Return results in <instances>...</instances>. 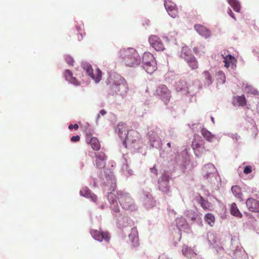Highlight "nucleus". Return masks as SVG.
<instances>
[{"label": "nucleus", "instance_id": "nucleus-23", "mask_svg": "<svg viewBox=\"0 0 259 259\" xmlns=\"http://www.w3.org/2000/svg\"><path fill=\"white\" fill-rule=\"evenodd\" d=\"M128 238L129 240L133 247H136L139 246V235L136 227H132L131 228V232L128 235Z\"/></svg>", "mask_w": 259, "mask_h": 259}, {"label": "nucleus", "instance_id": "nucleus-16", "mask_svg": "<svg viewBox=\"0 0 259 259\" xmlns=\"http://www.w3.org/2000/svg\"><path fill=\"white\" fill-rule=\"evenodd\" d=\"M156 94L165 104L169 102L171 95L169 90L166 85H161L157 88Z\"/></svg>", "mask_w": 259, "mask_h": 259}, {"label": "nucleus", "instance_id": "nucleus-51", "mask_svg": "<svg viewBox=\"0 0 259 259\" xmlns=\"http://www.w3.org/2000/svg\"><path fill=\"white\" fill-rule=\"evenodd\" d=\"M252 171V168L249 165H247L245 166L243 172L245 174H249Z\"/></svg>", "mask_w": 259, "mask_h": 259}, {"label": "nucleus", "instance_id": "nucleus-29", "mask_svg": "<svg viewBox=\"0 0 259 259\" xmlns=\"http://www.w3.org/2000/svg\"><path fill=\"white\" fill-rule=\"evenodd\" d=\"M64 77L65 80L75 86H79L80 85L79 82L77 81L76 78L73 76V73L70 70L66 69L64 71Z\"/></svg>", "mask_w": 259, "mask_h": 259}, {"label": "nucleus", "instance_id": "nucleus-10", "mask_svg": "<svg viewBox=\"0 0 259 259\" xmlns=\"http://www.w3.org/2000/svg\"><path fill=\"white\" fill-rule=\"evenodd\" d=\"M147 136L148 137L151 147L158 149L162 145V142L158 134L160 130L155 126L148 127Z\"/></svg>", "mask_w": 259, "mask_h": 259}, {"label": "nucleus", "instance_id": "nucleus-8", "mask_svg": "<svg viewBox=\"0 0 259 259\" xmlns=\"http://www.w3.org/2000/svg\"><path fill=\"white\" fill-rule=\"evenodd\" d=\"M203 177L211 185H215L220 181V178L215 166L212 163L204 165L203 169Z\"/></svg>", "mask_w": 259, "mask_h": 259}, {"label": "nucleus", "instance_id": "nucleus-21", "mask_svg": "<svg viewBox=\"0 0 259 259\" xmlns=\"http://www.w3.org/2000/svg\"><path fill=\"white\" fill-rule=\"evenodd\" d=\"M201 87L200 85L198 80H194L191 83L186 87L185 95L194 96L196 94L198 91L201 89Z\"/></svg>", "mask_w": 259, "mask_h": 259}, {"label": "nucleus", "instance_id": "nucleus-36", "mask_svg": "<svg viewBox=\"0 0 259 259\" xmlns=\"http://www.w3.org/2000/svg\"><path fill=\"white\" fill-rule=\"evenodd\" d=\"M230 212L232 215L236 217L241 218L242 216V213L240 212L239 209L237 207L236 203H233L231 205Z\"/></svg>", "mask_w": 259, "mask_h": 259}, {"label": "nucleus", "instance_id": "nucleus-59", "mask_svg": "<svg viewBox=\"0 0 259 259\" xmlns=\"http://www.w3.org/2000/svg\"><path fill=\"white\" fill-rule=\"evenodd\" d=\"M98 182H97V181L96 179H94L93 186L94 187H97L98 185Z\"/></svg>", "mask_w": 259, "mask_h": 259}, {"label": "nucleus", "instance_id": "nucleus-32", "mask_svg": "<svg viewBox=\"0 0 259 259\" xmlns=\"http://www.w3.org/2000/svg\"><path fill=\"white\" fill-rule=\"evenodd\" d=\"M246 99L244 95L233 97L232 104L234 106H244L246 105Z\"/></svg>", "mask_w": 259, "mask_h": 259}, {"label": "nucleus", "instance_id": "nucleus-2", "mask_svg": "<svg viewBox=\"0 0 259 259\" xmlns=\"http://www.w3.org/2000/svg\"><path fill=\"white\" fill-rule=\"evenodd\" d=\"M115 131L121 139L123 140L122 146L131 150L132 152H137L142 147V143L136 131L131 130L127 132L125 124L123 123L118 124Z\"/></svg>", "mask_w": 259, "mask_h": 259}, {"label": "nucleus", "instance_id": "nucleus-61", "mask_svg": "<svg viewBox=\"0 0 259 259\" xmlns=\"http://www.w3.org/2000/svg\"><path fill=\"white\" fill-rule=\"evenodd\" d=\"M252 131L253 133H254V137H255L257 135V133L256 132V128L253 127L252 129Z\"/></svg>", "mask_w": 259, "mask_h": 259}, {"label": "nucleus", "instance_id": "nucleus-40", "mask_svg": "<svg viewBox=\"0 0 259 259\" xmlns=\"http://www.w3.org/2000/svg\"><path fill=\"white\" fill-rule=\"evenodd\" d=\"M155 60L154 56L152 54L149 52H145L142 57V64H147Z\"/></svg>", "mask_w": 259, "mask_h": 259}, {"label": "nucleus", "instance_id": "nucleus-48", "mask_svg": "<svg viewBox=\"0 0 259 259\" xmlns=\"http://www.w3.org/2000/svg\"><path fill=\"white\" fill-rule=\"evenodd\" d=\"M83 27V25L82 22L77 23V24L76 25V29L77 30V31L78 32V34L79 35H80V37H81L80 38H79L78 37V39L79 40H80L82 39V33H81V31Z\"/></svg>", "mask_w": 259, "mask_h": 259}, {"label": "nucleus", "instance_id": "nucleus-57", "mask_svg": "<svg viewBox=\"0 0 259 259\" xmlns=\"http://www.w3.org/2000/svg\"><path fill=\"white\" fill-rule=\"evenodd\" d=\"M230 137L232 138V139H236L237 141L240 139V136H239L237 134H231V136Z\"/></svg>", "mask_w": 259, "mask_h": 259}, {"label": "nucleus", "instance_id": "nucleus-60", "mask_svg": "<svg viewBox=\"0 0 259 259\" xmlns=\"http://www.w3.org/2000/svg\"><path fill=\"white\" fill-rule=\"evenodd\" d=\"M193 51L196 54H198L199 51L198 50V48L197 47H194L193 48Z\"/></svg>", "mask_w": 259, "mask_h": 259}, {"label": "nucleus", "instance_id": "nucleus-49", "mask_svg": "<svg viewBox=\"0 0 259 259\" xmlns=\"http://www.w3.org/2000/svg\"><path fill=\"white\" fill-rule=\"evenodd\" d=\"M96 159V160H106L105 154L103 152H98L95 153Z\"/></svg>", "mask_w": 259, "mask_h": 259}, {"label": "nucleus", "instance_id": "nucleus-18", "mask_svg": "<svg viewBox=\"0 0 259 259\" xmlns=\"http://www.w3.org/2000/svg\"><path fill=\"white\" fill-rule=\"evenodd\" d=\"M121 160L122 162L121 172L122 175L126 178H128L130 176L134 175V171L129 166L128 161L125 155H123Z\"/></svg>", "mask_w": 259, "mask_h": 259}, {"label": "nucleus", "instance_id": "nucleus-6", "mask_svg": "<svg viewBox=\"0 0 259 259\" xmlns=\"http://www.w3.org/2000/svg\"><path fill=\"white\" fill-rule=\"evenodd\" d=\"M228 253L232 259H248L247 254L241 245L237 236L231 237Z\"/></svg>", "mask_w": 259, "mask_h": 259}, {"label": "nucleus", "instance_id": "nucleus-37", "mask_svg": "<svg viewBox=\"0 0 259 259\" xmlns=\"http://www.w3.org/2000/svg\"><path fill=\"white\" fill-rule=\"evenodd\" d=\"M244 90L246 92L254 95H259V92L252 85L248 84H243Z\"/></svg>", "mask_w": 259, "mask_h": 259}, {"label": "nucleus", "instance_id": "nucleus-53", "mask_svg": "<svg viewBox=\"0 0 259 259\" xmlns=\"http://www.w3.org/2000/svg\"><path fill=\"white\" fill-rule=\"evenodd\" d=\"M68 128L70 130H72L73 128H74L75 130H77L78 128V125L77 124H76V123L74 124H70L68 126Z\"/></svg>", "mask_w": 259, "mask_h": 259}, {"label": "nucleus", "instance_id": "nucleus-9", "mask_svg": "<svg viewBox=\"0 0 259 259\" xmlns=\"http://www.w3.org/2000/svg\"><path fill=\"white\" fill-rule=\"evenodd\" d=\"M205 144V141L200 135H194L192 141L191 147L196 157H200L207 151Z\"/></svg>", "mask_w": 259, "mask_h": 259}, {"label": "nucleus", "instance_id": "nucleus-34", "mask_svg": "<svg viewBox=\"0 0 259 259\" xmlns=\"http://www.w3.org/2000/svg\"><path fill=\"white\" fill-rule=\"evenodd\" d=\"M182 252L188 258L190 257V259H192L191 257L196 254L192 248L185 245L183 246Z\"/></svg>", "mask_w": 259, "mask_h": 259}, {"label": "nucleus", "instance_id": "nucleus-50", "mask_svg": "<svg viewBox=\"0 0 259 259\" xmlns=\"http://www.w3.org/2000/svg\"><path fill=\"white\" fill-rule=\"evenodd\" d=\"M168 136L171 138H174L177 136L176 130L175 128H170L168 131Z\"/></svg>", "mask_w": 259, "mask_h": 259}, {"label": "nucleus", "instance_id": "nucleus-13", "mask_svg": "<svg viewBox=\"0 0 259 259\" xmlns=\"http://www.w3.org/2000/svg\"><path fill=\"white\" fill-rule=\"evenodd\" d=\"M157 187L164 194L169 195L170 193L169 175L162 174L157 181Z\"/></svg>", "mask_w": 259, "mask_h": 259}, {"label": "nucleus", "instance_id": "nucleus-30", "mask_svg": "<svg viewBox=\"0 0 259 259\" xmlns=\"http://www.w3.org/2000/svg\"><path fill=\"white\" fill-rule=\"evenodd\" d=\"M176 222L177 227L179 231H186L189 228V225L186 220L182 217L178 218L176 220Z\"/></svg>", "mask_w": 259, "mask_h": 259}, {"label": "nucleus", "instance_id": "nucleus-26", "mask_svg": "<svg viewBox=\"0 0 259 259\" xmlns=\"http://www.w3.org/2000/svg\"><path fill=\"white\" fill-rule=\"evenodd\" d=\"M246 204L250 211L259 212V201L252 198H249L247 199Z\"/></svg>", "mask_w": 259, "mask_h": 259}, {"label": "nucleus", "instance_id": "nucleus-44", "mask_svg": "<svg viewBox=\"0 0 259 259\" xmlns=\"http://www.w3.org/2000/svg\"><path fill=\"white\" fill-rule=\"evenodd\" d=\"M217 80L219 83L224 84L226 81V76L222 71H219L217 74Z\"/></svg>", "mask_w": 259, "mask_h": 259}, {"label": "nucleus", "instance_id": "nucleus-58", "mask_svg": "<svg viewBox=\"0 0 259 259\" xmlns=\"http://www.w3.org/2000/svg\"><path fill=\"white\" fill-rule=\"evenodd\" d=\"M107 113V112L104 109H102L100 111L99 114V115H101V116H104Z\"/></svg>", "mask_w": 259, "mask_h": 259}, {"label": "nucleus", "instance_id": "nucleus-33", "mask_svg": "<svg viewBox=\"0 0 259 259\" xmlns=\"http://www.w3.org/2000/svg\"><path fill=\"white\" fill-rule=\"evenodd\" d=\"M186 87V81L182 79H180L175 83V89L177 92H181L183 95H185Z\"/></svg>", "mask_w": 259, "mask_h": 259}, {"label": "nucleus", "instance_id": "nucleus-12", "mask_svg": "<svg viewBox=\"0 0 259 259\" xmlns=\"http://www.w3.org/2000/svg\"><path fill=\"white\" fill-rule=\"evenodd\" d=\"M81 66L87 74L90 76L96 83H98L100 81L102 78V71L99 68L97 69L96 74H94L92 66L89 63L82 61Z\"/></svg>", "mask_w": 259, "mask_h": 259}, {"label": "nucleus", "instance_id": "nucleus-47", "mask_svg": "<svg viewBox=\"0 0 259 259\" xmlns=\"http://www.w3.org/2000/svg\"><path fill=\"white\" fill-rule=\"evenodd\" d=\"M106 160H96V164L97 167L100 169L104 168L106 165Z\"/></svg>", "mask_w": 259, "mask_h": 259}, {"label": "nucleus", "instance_id": "nucleus-25", "mask_svg": "<svg viewBox=\"0 0 259 259\" xmlns=\"http://www.w3.org/2000/svg\"><path fill=\"white\" fill-rule=\"evenodd\" d=\"M195 30L199 35L204 37L205 38L209 37L211 35V32L209 29L200 24H195L194 25Z\"/></svg>", "mask_w": 259, "mask_h": 259}, {"label": "nucleus", "instance_id": "nucleus-55", "mask_svg": "<svg viewBox=\"0 0 259 259\" xmlns=\"http://www.w3.org/2000/svg\"><path fill=\"white\" fill-rule=\"evenodd\" d=\"M198 125L199 124L197 123H193L191 125L190 124H188V125L193 132H195V127H197Z\"/></svg>", "mask_w": 259, "mask_h": 259}, {"label": "nucleus", "instance_id": "nucleus-5", "mask_svg": "<svg viewBox=\"0 0 259 259\" xmlns=\"http://www.w3.org/2000/svg\"><path fill=\"white\" fill-rule=\"evenodd\" d=\"M101 186L104 190L114 191L116 188V180L112 172L108 168L101 170L98 176Z\"/></svg>", "mask_w": 259, "mask_h": 259}, {"label": "nucleus", "instance_id": "nucleus-31", "mask_svg": "<svg viewBox=\"0 0 259 259\" xmlns=\"http://www.w3.org/2000/svg\"><path fill=\"white\" fill-rule=\"evenodd\" d=\"M142 67L148 73H152L157 69L156 60L152 61V62H150L147 64L145 63L142 64Z\"/></svg>", "mask_w": 259, "mask_h": 259}, {"label": "nucleus", "instance_id": "nucleus-62", "mask_svg": "<svg viewBox=\"0 0 259 259\" xmlns=\"http://www.w3.org/2000/svg\"><path fill=\"white\" fill-rule=\"evenodd\" d=\"M256 110L258 114H259V102L257 103L256 105Z\"/></svg>", "mask_w": 259, "mask_h": 259}, {"label": "nucleus", "instance_id": "nucleus-63", "mask_svg": "<svg viewBox=\"0 0 259 259\" xmlns=\"http://www.w3.org/2000/svg\"><path fill=\"white\" fill-rule=\"evenodd\" d=\"M185 55H186V56H193L190 53V51L189 52H187V53H185Z\"/></svg>", "mask_w": 259, "mask_h": 259}, {"label": "nucleus", "instance_id": "nucleus-38", "mask_svg": "<svg viewBox=\"0 0 259 259\" xmlns=\"http://www.w3.org/2000/svg\"><path fill=\"white\" fill-rule=\"evenodd\" d=\"M89 143L91 147L94 150H99L100 149V144L98 139L96 137H92L91 138Z\"/></svg>", "mask_w": 259, "mask_h": 259}, {"label": "nucleus", "instance_id": "nucleus-11", "mask_svg": "<svg viewBox=\"0 0 259 259\" xmlns=\"http://www.w3.org/2000/svg\"><path fill=\"white\" fill-rule=\"evenodd\" d=\"M175 157L173 159H171L172 161H174V163L177 164L178 165H180L183 170L186 168V165L189 164V156L188 155V151L187 148H185L180 153L176 155Z\"/></svg>", "mask_w": 259, "mask_h": 259}, {"label": "nucleus", "instance_id": "nucleus-17", "mask_svg": "<svg viewBox=\"0 0 259 259\" xmlns=\"http://www.w3.org/2000/svg\"><path fill=\"white\" fill-rule=\"evenodd\" d=\"M164 5L167 12L170 17L175 18L178 16V9L174 3L170 0H165Z\"/></svg>", "mask_w": 259, "mask_h": 259}, {"label": "nucleus", "instance_id": "nucleus-22", "mask_svg": "<svg viewBox=\"0 0 259 259\" xmlns=\"http://www.w3.org/2000/svg\"><path fill=\"white\" fill-rule=\"evenodd\" d=\"M201 133L203 138L209 142H214L215 141H219L221 138V136L219 135L212 134L205 128L201 129Z\"/></svg>", "mask_w": 259, "mask_h": 259}, {"label": "nucleus", "instance_id": "nucleus-27", "mask_svg": "<svg viewBox=\"0 0 259 259\" xmlns=\"http://www.w3.org/2000/svg\"><path fill=\"white\" fill-rule=\"evenodd\" d=\"M224 62L225 63V66L227 68H230L234 70L236 68V60L235 57L230 54L227 55L224 58Z\"/></svg>", "mask_w": 259, "mask_h": 259}, {"label": "nucleus", "instance_id": "nucleus-7", "mask_svg": "<svg viewBox=\"0 0 259 259\" xmlns=\"http://www.w3.org/2000/svg\"><path fill=\"white\" fill-rule=\"evenodd\" d=\"M118 196L116 197L122 208L131 211L137 209V206L134 200L132 198L129 193L124 191H119L117 192Z\"/></svg>", "mask_w": 259, "mask_h": 259}, {"label": "nucleus", "instance_id": "nucleus-20", "mask_svg": "<svg viewBox=\"0 0 259 259\" xmlns=\"http://www.w3.org/2000/svg\"><path fill=\"white\" fill-rule=\"evenodd\" d=\"M151 46L157 51L164 50V47L161 39L157 35H151L149 38Z\"/></svg>", "mask_w": 259, "mask_h": 259}, {"label": "nucleus", "instance_id": "nucleus-3", "mask_svg": "<svg viewBox=\"0 0 259 259\" xmlns=\"http://www.w3.org/2000/svg\"><path fill=\"white\" fill-rule=\"evenodd\" d=\"M108 94L112 96L118 95L124 98L128 92L129 88L126 80L117 73L112 74L107 81Z\"/></svg>", "mask_w": 259, "mask_h": 259}, {"label": "nucleus", "instance_id": "nucleus-1", "mask_svg": "<svg viewBox=\"0 0 259 259\" xmlns=\"http://www.w3.org/2000/svg\"><path fill=\"white\" fill-rule=\"evenodd\" d=\"M107 199L110 203V208L113 218L116 221V226L120 230L122 237L125 238L126 236L125 232L130 228L132 227L133 221L127 216H125L120 212V207L116 200V196L114 193L112 192H108Z\"/></svg>", "mask_w": 259, "mask_h": 259}, {"label": "nucleus", "instance_id": "nucleus-56", "mask_svg": "<svg viewBox=\"0 0 259 259\" xmlns=\"http://www.w3.org/2000/svg\"><path fill=\"white\" fill-rule=\"evenodd\" d=\"M150 171L151 173L154 174L155 176L157 175V170L155 168V166H154L153 167L150 168Z\"/></svg>", "mask_w": 259, "mask_h": 259}, {"label": "nucleus", "instance_id": "nucleus-39", "mask_svg": "<svg viewBox=\"0 0 259 259\" xmlns=\"http://www.w3.org/2000/svg\"><path fill=\"white\" fill-rule=\"evenodd\" d=\"M227 2L235 12L238 13L240 12L241 6L238 0H227Z\"/></svg>", "mask_w": 259, "mask_h": 259}, {"label": "nucleus", "instance_id": "nucleus-42", "mask_svg": "<svg viewBox=\"0 0 259 259\" xmlns=\"http://www.w3.org/2000/svg\"><path fill=\"white\" fill-rule=\"evenodd\" d=\"M203 75L204 78V85L207 86L210 85L212 83V79L209 72L208 71H204Z\"/></svg>", "mask_w": 259, "mask_h": 259}, {"label": "nucleus", "instance_id": "nucleus-28", "mask_svg": "<svg viewBox=\"0 0 259 259\" xmlns=\"http://www.w3.org/2000/svg\"><path fill=\"white\" fill-rule=\"evenodd\" d=\"M80 195L87 198L91 199V200L94 202H96L97 200V196L92 193L87 187H83L80 190Z\"/></svg>", "mask_w": 259, "mask_h": 259}, {"label": "nucleus", "instance_id": "nucleus-35", "mask_svg": "<svg viewBox=\"0 0 259 259\" xmlns=\"http://www.w3.org/2000/svg\"><path fill=\"white\" fill-rule=\"evenodd\" d=\"M196 200L204 209H207L209 207L210 203L204 199L202 196L199 195L198 196L196 197Z\"/></svg>", "mask_w": 259, "mask_h": 259}, {"label": "nucleus", "instance_id": "nucleus-19", "mask_svg": "<svg viewBox=\"0 0 259 259\" xmlns=\"http://www.w3.org/2000/svg\"><path fill=\"white\" fill-rule=\"evenodd\" d=\"M90 233L95 240L99 242L103 241V240L108 242L110 239L108 233L106 232H100L97 230H91Z\"/></svg>", "mask_w": 259, "mask_h": 259}, {"label": "nucleus", "instance_id": "nucleus-45", "mask_svg": "<svg viewBox=\"0 0 259 259\" xmlns=\"http://www.w3.org/2000/svg\"><path fill=\"white\" fill-rule=\"evenodd\" d=\"M190 219L194 223H196L199 225H202V222L200 217L196 213H194L192 217H190Z\"/></svg>", "mask_w": 259, "mask_h": 259}, {"label": "nucleus", "instance_id": "nucleus-14", "mask_svg": "<svg viewBox=\"0 0 259 259\" xmlns=\"http://www.w3.org/2000/svg\"><path fill=\"white\" fill-rule=\"evenodd\" d=\"M207 240L210 246L215 249L217 252L224 250V244L218 239L215 234L208 232L207 233Z\"/></svg>", "mask_w": 259, "mask_h": 259}, {"label": "nucleus", "instance_id": "nucleus-41", "mask_svg": "<svg viewBox=\"0 0 259 259\" xmlns=\"http://www.w3.org/2000/svg\"><path fill=\"white\" fill-rule=\"evenodd\" d=\"M204 220L205 222L211 227H212L214 225L215 218L214 215L212 213H206L204 216Z\"/></svg>", "mask_w": 259, "mask_h": 259}, {"label": "nucleus", "instance_id": "nucleus-64", "mask_svg": "<svg viewBox=\"0 0 259 259\" xmlns=\"http://www.w3.org/2000/svg\"><path fill=\"white\" fill-rule=\"evenodd\" d=\"M99 207H100L101 209H104V208H105V205H103V204H102V205H100V206H99Z\"/></svg>", "mask_w": 259, "mask_h": 259}, {"label": "nucleus", "instance_id": "nucleus-24", "mask_svg": "<svg viewBox=\"0 0 259 259\" xmlns=\"http://www.w3.org/2000/svg\"><path fill=\"white\" fill-rule=\"evenodd\" d=\"M143 203L147 208H151L155 206V201L149 192H143Z\"/></svg>", "mask_w": 259, "mask_h": 259}, {"label": "nucleus", "instance_id": "nucleus-15", "mask_svg": "<svg viewBox=\"0 0 259 259\" xmlns=\"http://www.w3.org/2000/svg\"><path fill=\"white\" fill-rule=\"evenodd\" d=\"M189 52L190 50L187 46L183 47L182 49L181 56L185 59L192 69H197L198 65L195 57L194 56H186L185 55V53Z\"/></svg>", "mask_w": 259, "mask_h": 259}, {"label": "nucleus", "instance_id": "nucleus-4", "mask_svg": "<svg viewBox=\"0 0 259 259\" xmlns=\"http://www.w3.org/2000/svg\"><path fill=\"white\" fill-rule=\"evenodd\" d=\"M121 62L125 66L136 68L141 62V58L138 51L134 48H122L118 53Z\"/></svg>", "mask_w": 259, "mask_h": 259}, {"label": "nucleus", "instance_id": "nucleus-52", "mask_svg": "<svg viewBox=\"0 0 259 259\" xmlns=\"http://www.w3.org/2000/svg\"><path fill=\"white\" fill-rule=\"evenodd\" d=\"M80 140V137L78 135L72 136L71 138V141L73 143L77 142Z\"/></svg>", "mask_w": 259, "mask_h": 259}, {"label": "nucleus", "instance_id": "nucleus-43", "mask_svg": "<svg viewBox=\"0 0 259 259\" xmlns=\"http://www.w3.org/2000/svg\"><path fill=\"white\" fill-rule=\"evenodd\" d=\"M231 191L233 195L238 198L241 199L242 193L241 189L238 186H233L231 188Z\"/></svg>", "mask_w": 259, "mask_h": 259}, {"label": "nucleus", "instance_id": "nucleus-46", "mask_svg": "<svg viewBox=\"0 0 259 259\" xmlns=\"http://www.w3.org/2000/svg\"><path fill=\"white\" fill-rule=\"evenodd\" d=\"M64 59L65 61V62L69 65H71V66L73 65L74 60L73 58H72V57H71V56H70L69 55H65L64 56Z\"/></svg>", "mask_w": 259, "mask_h": 259}, {"label": "nucleus", "instance_id": "nucleus-54", "mask_svg": "<svg viewBox=\"0 0 259 259\" xmlns=\"http://www.w3.org/2000/svg\"><path fill=\"white\" fill-rule=\"evenodd\" d=\"M227 13L232 18H233L234 20H236V18L235 17V16H234V13H233L232 11L231 10V9L230 8H228V10H227Z\"/></svg>", "mask_w": 259, "mask_h": 259}]
</instances>
